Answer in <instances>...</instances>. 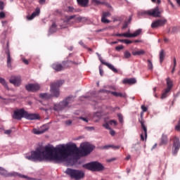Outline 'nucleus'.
Returning a JSON list of instances; mask_svg holds the SVG:
<instances>
[{
	"mask_svg": "<svg viewBox=\"0 0 180 180\" xmlns=\"http://www.w3.org/2000/svg\"><path fill=\"white\" fill-rule=\"evenodd\" d=\"M141 34V30L139 29L135 32L131 34L132 37H137V36H139V34Z\"/></svg>",
	"mask_w": 180,
	"mask_h": 180,
	"instance_id": "obj_32",
	"label": "nucleus"
},
{
	"mask_svg": "<svg viewBox=\"0 0 180 180\" xmlns=\"http://www.w3.org/2000/svg\"><path fill=\"white\" fill-rule=\"evenodd\" d=\"M79 119H80V120H83V122H85L86 123H88L89 120L86 117H79Z\"/></svg>",
	"mask_w": 180,
	"mask_h": 180,
	"instance_id": "obj_46",
	"label": "nucleus"
},
{
	"mask_svg": "<svg viewBox=\"0 0 180 180\" xmlns=\"http://www.w3.org/2000/svg\"><path fill=\"white\" fill-rule=\"evenodd\" d=\"M165 23H167V19H159L152 22L151 27L152 29H155L156 27H161L162 26H164Z\"/></svg>",
	"mask_w": 180,
	"mask_h": 180,
	"instance_id": "obj_11",
	"label": "nucleus"
},
{
	"mask_svg": "<svg viewBox=\"0 0 180 180\" xmlns=\"http://www.w3.org/2000/svg\"><path fill=\"white\" fill-rule=\"evenodd\" d=\"M103 127H105V129H110L109 124H105L103 125Z\"/></svg>",
	"mask_w": 180,
	"mask_h": 180,
	"instance_id": "obj_64",
	"label": "nucleus"
},
{
	"mask_svg": "<svg viewBox=\"0 0 180 180\" xmlns=\"http://www.w3.org/2000/svg\"><path fill=\"white\" fill-rule=\"evenodd\" d=\"M146 54V51L145 50H139V51H132V55L133 56H144Z\"/></svg>",
	"mask_w": 180,
	"mask_h": 180,
	"instance_id": "obj_28",
	"label": "nucleus"
},
{
	"mask_svg": "<svg viewBox=\"0 0 180 180\" xmlns=\"http://www.w3.org/2000/svg\"><path fill=\"white\" fill-rule=\"evenodd\" d=\"M77 1L80 6H83L84 8H86L88 4H89V0H77Z\"/></svg>",
	"mask_w": 180,
	"mask_h": 180,
	"instance_id": "obj_25",
	"label": "nucleus"
},
{
	"mask_svg": "<svg viewBox=\"0 0 180 180\" xmlns=\"http://www.w3.org/2000/svg\"><path fill=\"white\" fill-rule=\"evenodd\" d=\"M4 8L5 5L4 4V2L0 1V11H4Z\"/></svg>",
	"mask_w": 180,
	"mask_h": 180,
	"instance_id": "obj_43",
	"label": "nucleus"
},
{
	"mask_svg": "<svg viewBox=\"0 0 180 180\" xmlns=\"http://www.w3.org/2000/svg\"><path fill=\"white\" fill-rule=\"evenodd\" d=\"M170 141H172V154L173 155H176L178 154V151H179L180 149V140L179 138L176 136H172L170 138Z\"/></svg>",
	"mask_w": 180,
	"mask_h": 180,
	"instance_id": "obj_8",
	"label": "nucleus"
},
{
	"mask_svg": "<svg viewBox=\"0 0 180 180\" xmlns=\"http://www.w3.org/2000/svg\"><path fill=\"white\" fill-rule=\"evenodd\" d=\"M26 158L30 161H48L54 164L63 162V155L61 152V145L56 147L46 146L44 150L37 148L31 152V155L27 156Z\"/></svg>",
	"mask_w": 180,
	"mask_h": 180,
	"instance_id": "obj_1",
	"label": "nucleus"
},
{
	"mask_svg": "<svg viewBox=\"0 0 180 180\" xmlns=\"http://www.w3.org/2000/svg\"><path fill=\"white\" fill-rule=\"evenodd\" d=\"M6 53L7 54V67H8V68H11V67H12V65L11 64L12 63V58H11V52L9 51L8 43H7V49L6 50Z\"/></svg>",
	"mask_w": 180,
	"mask_h": 180,
	"instance_id": "obj_16",
	"label": "nucleus"
},
{
	"mask_svg": "<svg viewBox=\"0 0 180 180\" xmlns=\"http://www.w3.org/2000/svg\"><path fill=\"white\" fill-rule=\"evenodd\" d=\"M111 148H113L114 150H119V148H120V146L111 145Z\"/></svg>",
	"mask_w": 180,
	"mask_h": 180,
	"instance_id": "obj_51",
	"label": "nucleus"
},
{
	"mask_svg": "<svg viewBox=\"0 0 180 180\" xmlns=\"http://www.w3.org/2000/svg\"><path fill=\"white\" fill-rule=\"evenodd\" d=\"M167 144H168V135L162 134L159 146H167Z\"/></svg>",
	"mask_w": 180,
	"mask_h": 180,
	"instance_id": "obj_19",
	"label": "nucleus"
},
{
	"mask_svg": "<svg viewBox=\"0 0 180 180\" xmlns=\"http://www.w3.org/2000/svg\"><path fill=\"white\" fill-rule=\"evenodd\" d=\"M67 12H71L72 13H75V12H78V11H77L75 8H74V7L72 6H68V10H66Z\"/></svg>",
	"mask_w": 180,
	"mask_h": 180,
	"instance_id": "obj_33",
	"label": "nucleus"
},
{
	"mask_svg": "<svg viewBox=\"0 0 180 180\" xmlns=\"http://www.w3.org/2000/svg\"><path fill=\"white\" fill-rule=\"evenodd\" d=\"M103 92L105 94H111V95H113V96H115L116 98H126L127 95L126 93H119L116 91H110L109 90H103Z\"/></svg>",
	"mask_w": 180,
	"mask_h": 180,
	"instance_id": "obj_14",
	"label": "nucleus"
},
{
	"mask_svg": "<svg viewBox=\"0 0 180 180\" xmlns=\"http://www.w3.org/2000/svg\"><path fill=\"white\" fill-rule=\"evenodd\" d=\"M99 72H100V75H101V77H103V70H102V69L101 68V67H99Z\"/></svg>",
	"mask_w": 180,
	"mask_h": 180,
	"instance_id": "obj_56",
	"label": "nucleus"
},
{
	"mask_svg": "<svg viewBox=\"0 0 180 180\" xmlns=\"http://www.w3.org/2000/svg\"><path fill=\"white\" fill-rule=\"evenodd\" d=\"M0 175H2V176L8 178L9 176H13V174L12 173H8V171H6L3 167H0Z\"/></svg>",
	"mask_w": 180,
	"mask_h": 180,
	"instance_id": "obj_22",
	"label": "nucleus"
},
{
	"mask_svg": "<svg viewBox=\"0 0 180 180\" xmlns=\"http://www.w3.org/2000/svg\"><path fill=\"white\" fill-rule=\"evenodd\" d=\"M173 63H174V65L172 70V74H174V72H175V67H176V58H174Z\"/></svg>",
	"mask_w": 180,
	"mask_h": 180,
	"instance_id": "obj_39",
	"label": "nucleus"
},
{
	"mask_svg": "<svg viewBox=\"0 0 180 180\" xmlns=\"http://www.w3.org/2000/svg\"><path fill=\"white\" fill-rule=\"evenodd\" d=\"M136 82H137V80L134 78L124 79L123 80V84H128L129 85H133L134 84H136Z\"/></svg>",
	"mask_w": 180,
	"mask_h": 180,
	"instance_id": "obj_24",
	"label": "nucleus"
},
{
	"mask_svg": "<svg viewBox=\"0 0 180 180\" xmlns=\"http://www.w3.org/2000/svg\"><path fill=\"white\" fill-rule=\"evenodd\" d=\"M115 50H117V51H120V50H123V46H116Z\"/></svg>",
	"mask_w": 180,
	"mask_h": 180,
	"instance_id": "obj_48",
	"label": "nucleus"
},
{
	"mask_svg": "<svg viewBox=\"0 0 180 180\" xmlns=\"http://www.w3.org/2000/svg\"><path fill=\"white\" fill-rule=\"evenodd\" d=\"M141 109L143 112H147V107H146L145 105H141Z\"/></svg>",
	"mask_w": 180,
	"mask_h": 180,
	"instance_id": "obj_58",
	"label": "nucleus"
},
{
	"mask_svg": "<svg viewBox=\"0 0 180 180\" xmlns=\"http://www.w3.org/2000/svg\"><path fill=\"white\" fill-rule=\"evenodd\" d=\"M166 83H167V88L166 89H169V91H171L174 86V81L171 79V78L167 77L166 79Z\"/></svg>",
	"mask_w": 180,
	"mask_h": 180,
	"instance_id": "obj_23",
	"label": "nucleus"
},
{
	"mask_svg": "<svg viewBox=\"0 0 180 180\" xmlns=\"http://www.w3.org/2000/svg\"><path fill=\"white\" fill-rule=\"evenodd\" d=\"M34 134H43V133H44V131H39V130H35L34 131Z\"/></svg>",
	"mask_w": 180,
	"mask_h": 180,
	"instance_id": "obj_49",
	"label": "nucleus"
},
{
	"mask_svg": "<svg viewBox=\"0 0 180 180\" xmlns=\"http://www.w3.org/2000/svg\"><path fill=\"white\" fill-rule=\"evenodd\" d=\"M110 134L111 136H115V134H116V131H115V130H113V129H111V130L110 131Z\"/></svg>",
	"mask_w": 180,
	"mask_h": 180,
	"instance_id": "obj_55",
	"label": "nucleus"
},
{
	"mask_svg": "<svg viewBox=\"0 0 180 180\" xmlns=\"http://www.w3.org/2000/svg\"><path fill=\"white\" fill-rule=\"evenodd\" d=\"M122 37H132V35L129 32H125L122 33Z\"/></svg>",
	"mask_w": 180,
	"mask_h": 180,
	"instance_id": "obj_42",
	"label": "nucleus"
},
{
	"mask_svg": "<svg viewBox=\"0 0 180 180\" xmlns=\"http://www.w3.org/2000/svg\"><path fill=\"white\" fill-rule=\"evenodd\" d=\"M9 81L10 83L13 84V85H15V86H20V83L22 82V78L20 76H12Z\"/></svg>",
	"mask_w": 180,
	"mask_h": 180,
	"instance_id": "obj_13",
	"label": "nucleus"
},
{
	"mask_svg": "<svg viewBox=\"0 0 180 180\" xmlns=\"http://www.w3.org/2000/svg\"><path fill=\"white\" fill-rule=\"evenodd\" d=\"M124 58H130L131 57V53L129 51H125L124 53Z\"/></svg>",
	"mask_w": 180,
	"mask_h": 180,
	"instance_id": "obj_37",
	"label": "nucleus"
},
{
	"mask_svg": "<svg viewBox=\"0 0 180 180\" xmlns=\"http://www.w3.org/2000/svg\"><path fill=\"white\" fill-rule=\"evenodd\" d=\"M153 4H161V0H151Z\"/></svg>",
	"mask_w": 180,
	"mask_h": 180,
	"instance_id": "obj_53",
	"label": "nucleus"
},
{
	"mask_svg": "<svg viewBox=\"0 0 180 180\" xmlns=\"http://www.w3.org/2000/svg\"><path fill=\"white\" fill-rule=\"evenodd\" d=\"M176 27H174L172 28V30H171V33H176Z\"/></svg>",
	"mask_w": 180,
	"mask_h": 180,
	"instance_id": "obj_54",
	"label": "nucleus"
},
{
	"mask_svg": "<svg viewBox=\"0 0 180 180\" xmlns=\"http://www.w3.org/2000/svg\"><path fill=\"white\" fill-rule=\"evenodd\" d=\"M141 15H148V16H153V18H160L161 11H160V7L157 6L153 9L142 11Z\"/></svg>",
	"mask_w": 180,
	"mask_h": 180,
	"instance_id": "obj_9",
	"label": "nucleus"
},
{
	"mask_svg": "<svg viewBox=\"0 0 180 180\" xmlns=\"http://www.w3.org/2000/svg\"><path fill=\"white\" fill-rule=\"evenodd\" d=\"M23 63L26 64V65H27L29 64V60H26V59H23L22 60Z\"/></svg>",
	"mask_w": 180,
	"mask_h": 180,
	"instance_id": "obj_62",
	"label": "nucleus"
},
{
	"mask_svg": "<svg viewBox=\"0 0 180 180\" xmlns=\"http://www.w3.org/2000/svg\"><path fill=\"white\" fill-rule=\"evenodd\" d=\"M63 84H64V80H58L51 84V94L55 96V98L60 96V86H61Z\"/></svg>",
	"mask_w": 180,
	"mask_h": 180,
	"instance_id": "obj_6",
	"label": "nucleus"
},
{
	"mask_svg": "<svg viewBox=\"0 0 180 180\" xmlns=\"http://www.w3.org/2000/svg\"><path fill=\"white\" fill-rule=\"evenodd\" d=\"M131 19H132V17H131V15H130V16L129 17L128 20H127V21H125V22H127L128 23V25H130V23H131Z\"/></svg>",
	"mask_w": 180,
	"mask_h": 180,
	"instance_id": "obj_57",
	"label": "nucleus"
},
{
	"mask_svg": "<svg viewBox=\"0 0 180 180\" xmlns=\"http://www.w3.org/2000/svg\"><path fill=\"white\" fill-rule=\"evenodd\" d=\"M5 16L6 15H5V13H4V11L0 12V19H4Z\"/></svg>",
	"mask_w": 180,
	"mask_h": 180,
	"instance_id": "obj_50",
	"label": "nucleus"
},
{
	"mask_svg": "<svg viewBox=\"0 0 180 180\" xmlns=\"http://www.w3.org/2000/svg\"><path fill=\"white\" fill-rule=\"evenodd\" d=\"M77 15H71L69 16L67 18L68 22H70V20H72V19H75V22H81V20H82V17H76Z\"/></svg>",
	"mask_w": 180,
	"mask_h": 180,
	"instance_id": "obj_26",
	"label": "nucleus"
},
{
	"mask_svg": "<svg viewBox=\"0 0 180 180\" xmlns=\"http://www.w3.org/2000/svg\"><path fill=\"white\" fill-rule=\"evenodd\" d=\"M92 4L94 5H103L104 2H102L99 0H91Z\"/></svg>",
	"mask_w": 180,
	"mask_h": 180,
	"instance_id": "obj_34",
	"label": "nucleus"
},
{
	"mask_svg": "<svg viewBox=\"0 0 180 180\" xmlns=\"http://www.w3.org/2000/svg\"><path fill=\"white\" fill-rule=\"evenodd\" d=\"M83 168L89 169V171H92L93 172L103 171L105 169V167L101 162L96 161L84 165Z\"/></svg>",
	"mask_w": 180,
	"mask_h": 180,
	"instance_id": "obj_4",
	"label": "nucleus"
},
{
	"mask_svg": "<svg viewBox=\"0 0 180 180\" xmlns=\"http://www.w3.org/2000/svg\"><path fill=\"white\" fill-rule=\"evenodd\" d=\"M109 16H110V13L103 12L101 18V22L103 23H110V20L106 19V18H109Z\"/></svg>",
	"mask_w": 180,
	"mask_h": 180,
	"instance_id": "obj_21",
	"label": "nucleus"
},
{
	"mask_svg": "<svg viewBox=\"0 0 180 180\" xmlns=\"http://www.w3.org/2000/svg\"><path fill=\"white\" fill-rule=\"evenodd\" d=\"M175 130H176V131H180V117L179 119L177 125L175 127Z\"/></svg>",
	"mask_w": 180,
	"mask_h": 180,
	"instance_id": "obj_40",
	"label": "nucleus"
},
{
	"mask_svg": "<svg viewBox=\"0 0 180 180\" xmlns=\"http://www.w3.org/2000/svg\"><path fill=\"white\" fill-rule=\"evenodd\" d=\"M80 148L81 149H79L75 143L60 145L62 160L65 161V158L70 157L71 154H79L80 155L85 157L94 151V146L88 142L81 143Z\"/></svg>",
	"mask_w": 180,
	"mask_h": 180,
	"instance_id": "obj_2",
	"label": "nucleus"
},
{
	"mask_svg": "<svg viewBox=\"0 0 180 180\" xmlns=\"http://www.w3.org/2000/svg\"><path fill=\"white\" fill-rule=\"evenodd\" d=\"M11 133H12V129L4 130V134H8L9 136V134H11Z\"/></svg>",
	"mask_w": 180,
	"mask_h": 180,
	"instance_id": "obj_44",
	"label": "nucleus"
},
{
	"mask_svg": "<svg viewBox=\"0 0 180 180\" xmlns=\"http://www.w3.org/2000/svg\"><path fill=\"white\" fill-rule=\"evenodd\" d=\"M39 4H40V5H43V4H46V0H39Z\"/></svg>",
	"mask_w": 180,
	"mask_h": 180,
	"instance_id": "obj_60",
	"label": "nucleus"
},
{
	"mask_svg": "<svg viewBox=\"0 0 180 180\" xmlns=\"http://www.w3.org/2000/svg\"><path fill=\"white\" fill-rule=\"evenodd\" d=\"M0 84H2V85L6 88V89H9L8 87V84H6V82L5 81V79L0 77Z\"/></svg>",
	"mask_w": 180,
	"mask_h": 180,
	"instance_id": "obj_30",
	"label": "nucleus"
},
{
	"mask_svg": "<svg viewBox=\"0 0 180 180\" xmlns=\"http://www.w3.org/2000/svg\"><path fill=\"white\" fill-rule=\"evenodd\" d=\"M67 64H77V63L71 60L63 61L62 63H55L52 65V68L53 70H55V71H57V72L60 71H64V70L67 68Z\"/></svg>",
	"mask_w": 180,
	"mask_h": 180,
	"instance_id": "obj_7",
	"label": "nucleus"
},
{
	"mask_svg": "<svg viewBox=\"0 0 180 180\" xmlns=\"http://www.w3.org/2000/svg\"><path fill=\"white\" fill-rule=\"evenodd\" d=\"M165 59V52H164V50H162L160 52V63H162Z\"/></svg>",
	"mask_w": 180,
	"mask_h": 180,
	"instance_id": "obj_29",
	"label": "nucleus"
},
{
	"mask_svg": "<svg viewBox=\"0 0 180 180\" xmlns=\"http://www.w3.org/2000/svg\"><path fill=\"white\" fill-rule=\"evenodd\" d=\"M74 102V98L68 97L63 101L60 102L58 104H56L53 107L54 110L57 112H60V110H63L65 108L68 107L70 103H72Z\"/></svg>",
	"mask_w": 180,
	"mask_h": 180,
	"instance_id": "obj_5",
	"label": "nucleus"
},
{
	"mask_svg": "<svg viewBox=\"0 0 180 180\" xmlns=\"http://www.w3.org/2000/svg\"><path fill=\"white\" fill-rule=\"evenodd\" d=\"M65 173H66L67 175L70 176L72 179L75 180H81L85 178V173L82 170L68 168L65 170Z\"/></svg>",
	"mask_w": 180,
	"mask_h": 180,
	"instance_id": "obj_3",
	"label": "nucleus"
},
{
	"mask_svg": "<svg viewBox=\"0 0 180 180\" xmlns=\"http://www.w3.org/2000/svg\"><path fill=\"white\" fill-rule=\"evenodd\" d=\"M113 161H116V158H112L108 160V162H113Z\"/></svg>",
	"mask_w": 180,
	"mask_h": 180,
	"instance_id": "obj_59",
	"label": "nucleus"
},
{
	"mask_svg": "<svg viewBox=\"0 0 180 180\" xmlns=\"http://www.w3.org/2000/svg\"><path fill=\"white\" fill-rule=\"evenodd\" d=\"M117 117H118V120H119L120 123H121V124H123V123H124L123 115L120 113H118Z\"/></svg>",
	"mask_w": 180,
	"mask_h": 180,
	"instance_id": "obj_36",
	"label": "nucleus"
},
{
	"mask_svg": "<svg viewBox=\"0 0 180 180\" xmlns=\"http://www.w3.org/2000/svg\"><path fill=\"white\" fill-rule=\"evenodd\" d=\"M65 124L67 125V126H71V124H72V121H71V120H66L65 122Z\"/></svg>",
	"mask_w": 180,
	"mask_h": 180,
	"instance_id": "obj_45",
	"label": "nucleus"
},
{
	"mask_svg": "<svg viewBox=\"0 0 180 180\" xmlns=\"http://www.w3.org/2000/svg\"><path fill=\"white\" fill-rule=\"evenodd\" d=\"M18 176H20V178H25V179H27V176L23 174H19Z\"/></svg>",
	"mask_w": 180,
	"mask_h": 180,
	"instance_id": "obj_61",
	"label": "nucleus"
},
{
	"mask_svg": "<svg viewBox=\"0 0 180 180\" xmlns=\"http://www.w3.org/2000/svg\"><path fill=\"white\" fill-rule=\"evenodd\" d=\"M51 32H56V30H57V25H56V23H53L51 28H50Z\"/></svg>",
	"mask_w": 180,
	"mask_h": 180,
	"instance_id": "obj_38",
	"label": "nucleus"
},
{
	"mask_svg": "<svg viewBox=\"0 0 180 180\" xmlns=\"http://www.w3.org/2000/svg\"><path fill=\"white\" fill-rule=\"evenodd\" d=\"M148 70H153V62H151V60L148 59Z\"/></svg>",
	"mask_w": 180,
	"mask_h": 180,
	"instance_id": "obj_35",
	"label": "nucleus"
},
{
	"mask_svg": "<svg viewBox=\"0 0 180 180\" xmlns=\"http://www.w3.org/2000/svg\"><path fill=\"white\" fill-rule=\"evenodd\" d=\"M40 98H41L42 99H50V94H41L39 95Z\"/></svg>",
	"mask_w": 180,
	"mask_h": 180,
	"instance_id": "obj_31",
	"label": "nucleus"
},
{
	"mask_svg": "<svg viewBox=\"0 0 180 180\" xmlns=\"http://www.w3.org/2000/svg\"><path fill=\"white\" fill-rule=\"evenodd\" d=\"M125 44H131L133 43V41H130L129 39H124Z\"/></svg>",
	"mask_w": 180,
	"mask_h": 180,
	"instance_id": "obj_52",
	"label": "nucleus"
},
{
	"mask_svg": "<svg viewBox=\"0 0 180 180\" xmlns=\"http://www.w3.org/2000/svg\"><path fill=\"white\" fill-rule=\"evenodd\" d=\"M109 124H114V126H117V121L115 120H111L109 121Z\"/></svg>",
	"mask_w": 180,
	"mask_h": 180,
	"instance_id": "obj_41",
	"label": "nucleus"
},
{
	"mask_svg": "<svg viewBox=\"0 0 180 180\" xmlns=\"http://www.w3.org/2000/svg\"><path fill=\"white\" fill-rule=\"evenodd\" d=\"M169 92H171V90H169L168 89H165L160 97L161 99H165L166 98H168Z\"/></svg>",
	"mask_w": 180,
	"mask_h": 180,
	"instance_id": "obj_27",
	"label": "nucleus"
},
{
	"mask_svg": "<svg viewBox=\"0 0 180 180\" xmlns=\"http://www.w3.org/2000/svg\"><path fill=\"white\" fill-rule=\"evenodd\" d=\"M109 148H112V145H106L103 147V150H108Z\"/></svg>",
	"mask_w": 180,
	"mask_h": 180,
	"instance_id": "obj_47",
	"label": "nucleus"
},
{
	"mask_svg": "<svg viewBox=\"0 0 180 180\" xmlns=\"http://www.w3.org/2000/svg\"><path fill=\"white\" fill-rule=\"evenodd\" d=\"M25 119H27V120H37L39 119V114L29 113L26 111Z\"/></svg>",
	"mask_w": 180,
	"mask_h": 180,
	"instance_id": "obj_15",
	"label": "nucleus"
},
{
	"mask_svg": "<svg viewBox=\"0 0 180 180\" xmlns=\"http://www.w3.org/2000/svg\"><path fill=\"white\" fill-rule=\"evenodd\" d=\"M40 15V8H37L35 11L31 14V15L27 16V19L28 20H33L36 16H39Z\"/></svg>",
	"mask_w": 180,
	"mask_h": 180,
	"instance_id": "obj_17",
	"label": "nucleus"
},
{
	"mask_svg": "<svg viewBox=\"0 0 180 180\" xmlns=\"http://www.w3.org/2000/svg\"><path fill=\"white\" fill-rule=\"evenodd\" d=\"M99 60L101 63L103 64V65H106V67L111 70V71H112L113 72H117V69H116L115 67L113 66L112 64L105 62L103 60H102V58H100Z\"/></svg>",
	"mask_w": 180,
	"mask_h": 180,
	"instance_id": "obj_18",
	"label": "nucleus"
},
{
	"mask_svg": "<svg viewBox=\"0 0 180 180\" xmlns=\"http://www.w3.org/2000/svg\"><path fill=\"white\" fill-rule=\"evenodd\" d=\"M25 89L28 92H37L40 89V86L37 84H28L25 86Z\"/></svg>",
	"mask_w": 180,
	"mask_h": 180,
	"instance_id": "obj_12",
	"label": "nucleus"
},
{
	"mask_svg": "<svg viewBox=\"0 0 180 180\" xmlns=\"http://www.w3.org/2000/svg\"><path fill=\"white\" fill-rule=\"evenodd\" d=\"M141 141H144V134H141Z\"/></svg>",
	"mask_w": 180,
	"mask_h": 180,
	"instance_id": "obj_63",
	"label": "nucleus"
},
{
	"mask_svg": "<svg viewBox=\"0 0 180 180\" xmlns=\"http://www.w3.org/2000/svg\"><path fill=\"white\" fill-rule=\"evenodd\" d=\"M25 115L26 110H25L23 108H21L13 112V118H14L15 120H22V117L25 118Z\"/></svg>",
	"mask_w": 180,
	"mask_h": 180,
	"instance_id": "obj_10",
	"label": "nucleus"
},
{
	"mask_svg": "<svg viewBox=\"0 0 180 180\" xmlns=\"http://www.w3.org/2000/svg\"><path fill=\"white\" fill-rule=\"evenodd\" d=\"M139 122L141 123V129L143 131V134L145 136V140H147V127L144 124V120L143 117L139 120Z\"/></svg>",
	"mask_w": 180,
	"mask_h": 180,
	"instance_id": "obj_20",
	"label": "nucleus"
}]
</instances>
